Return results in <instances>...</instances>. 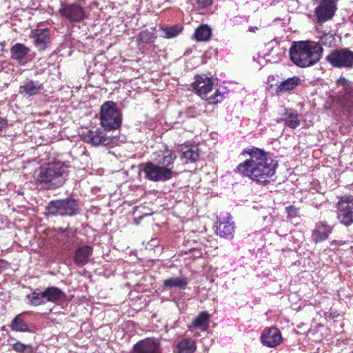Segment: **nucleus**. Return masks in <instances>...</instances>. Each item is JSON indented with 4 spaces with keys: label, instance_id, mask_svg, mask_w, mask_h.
I'll return each mask as SVG.
<instances>
[{
    "label": "nucleus",
    "instance_id": "obj_1",
    "mask_svg": "<svg viewBox=\"0 0 353 353\" xmlns=\"http://www.w3.org/2000/svg\"><path fill=\"white\" fill-rule=\"evenodd\" d=\"M245 160L234 169V172L252 182L267 185L274 179L278 168V161L264 150L250 146L241 152Z\"/></svg>",
    "mask_w": 353,
    "mask_h": 353
},
{
    "label": "nucleus",
    "instance_id": "obj_2",
    "mask_svg": "<svg viewBox=\"0 0 353 353\" xmlns=\"http://www.w3.org/2000/svg\"><path fill=\"white\" fill-rule=\"evenodd\" d=\"M69 166L57 161L40 167L34 172L35 184L40 189L54 190L61 187L69 174Z\"/></svg>",
    "mask_w": 353,
    "mask_h": 353
},
{
    "label": "nucleus",
    "instance_id": "obj_3",
    "mask_svg": "<svg viewBox=\"0 0 353 353\" xmlns=\"http://www.w3.org/2000/svg\"><path fill=\"white\" fill-rule=\"evenodd\" d=\"M323 49L319 43L311 40L294 41L289 51L290 59L296 66L309 68L322 57Z\"/></svg>",
    "mask_w": 353,
    "mask_h": 353
},
{
    "label": "nucleus",
    "instance_id": "obj_4",
    "mask_svg": "<svg viewBox=\"0 0 353 353\" xmlns=\"http://www.w3.org/2000/svg\"><path fill=\"white\" fill-rule=\"evenodd\" d=\"M100 123L105 130H114L120 128L122 114L116 103L108 101L102 104L100 108Z\"/></svg>",
    "mask_w": 353,
    "mask_h": 353
},
{
    "label": "nucleus",
    "instance_id": "obj_5",
    "mask_svg": "<svg viewBox=\"0 0 353 353\" xmlns=\"http://www.w3.org/2000/svg\"><path fill=\"white\" fill-rule=\"evenodd\" d=\"M47 210L52 216H73L79 213V206L75 199L67 198L51 201Z\"/></svg>",
    "mask_w": 353,
    "mask_h": 353
},
{
    "label": "nucleus",
    "instance_id": "obj_6",
    "mask_svg": "<svg viewBox=\"0 0 353 353\" xmlns=\"http://www.w3.org/2000/svg\"><path fill=\"white\" fill-rule=\"evenodd\" d=\"M142 171L145 177L153 182H165L170 180L174 176L168 169L159 166L154 161H148L142 165Z\"/></svg>",
    "mask_w": 353,
    "mask_h": 353
},
{
    "label": "nucleus",
    "instance_id": "obj_7",
    "mask_svg": "<svg viewBox=\"0 0 353 353\" xmlns=\"http://www.w3.org/2000/svg\"><path fill=\"white\" fill-rule=\"evenodd\" d=\"M333 67L350 68L353 67V52L348 48L336 49L326 57Z\"/></svg>",
    "mask_w": 353,
    "mask_h": 353
},
{
    "label": "nucleus",
    "instance_id": "obj_8",
    "mask_svg": "<svg viewBox=\"0 0 353 353\" xmlns=\"http://www.w3.org/2000/svg\"><path fill=\"white\" fill-rule=\"evenodd\" d=\"M337 218L345 225H350L353 223V198L352 196H343L337 203Z\"/></svg>",
    "mask_w": 353,
    "mask_h": 353
},
{
    "label": "nucleus",
    "instance_id": "obj_9",
    "mask_svg": "<svg viewBox=\"0 0 353 353\" xmlns=\"http://www.w3.org/2000/svg\"><path fill=\"white\" fill-rule=\"evenodd\" d=\"M336 86L338 97L341 104L346 107L353 108V93L351 82L344 77L337 79Z\"/></svg>",
    "mask_w": 353,
    "mask_h": 353
},
{
    "label": "nucleus",
    "instance_id": "obj_10",
    "mask_svg": "<svg viewBox=\"0 0 353 353\" xmlns=\"http://www.w3.org/2000/svg\"><path fill=\"white\" fill-rule=\"evenodd\" d=\"M83 140L93 146H106L112 142V139L108 137L101 129L89 130L82 134Z\"/></svg>",
    "mask_w": 353,
    "mask_h": 353
},
{
    "label": "nucleus",
    "instance_id": "obj_11",
    "mask_svg": "<svg viewBox=\"0 0 353 353\" xmlns=\"http://www.w3.org/2000/svg\"><path fill=\"white\" fill-rule=\"evenodd\" d=\"M336 10L334 0H323L314 10L317 21L321 23L331 19Z\"/></svg>",
    "mask_w": 353,
    "mask_h": 353
},
{
    "label": "nucleus",
    "instance_id": "obj_12",
    "mask_svg": "<svg viewBox=\"0 0 353 353\" xmlns=\"http://www.w3.org/2000/svg\"><path fill=\"white\" fill-rule=\"evenodd\" d=\"M260 339L262 344L268 347H275L282 341L281 333L275 327L264 329Z\"/></svg>",
    "mask_w": 353,
    "mask_h": 353
},
{
    "label": "nucleus",
    "instance_id": "obj_13",
    "mask_svg": "<svg viewBox=\"0 0 353 353\" xmlns=\"http://www.w3.org/2000/svg\"><path fill=\"white\" fill-rule=\"evenodd\" d=\"M176 159L175 153L170 150H165L159 152L154 159V162L163 168L168 169L170 174L174 176V163Z\"/></svg>",
    "mask_w": 353,
    "mask_h": 353
},
{
    "label": "nucleus",
    "instance_id": "obj_14",
    "mask_svg": "<svg viewBox=\"0 0 353 353\" xmlns=\"http://www.w3.org/2000/svg\"><path fill=\"white\" fill-rule=\"evenodd\" d=\"M212 79L205 75L195 76L194 81L191 85L194 92L203 98L212 90Z\"/></svg>",
    "mask_w": 353,
    "mask_h": 353
},
{
    "label": "nucleus",
    "instance_id": "obj_15",
    "mask_svg": "<svg viewBox=\"0 0 353 353\" xmlns=\"http://www.w3.org/2000/svg\"><path fill=\"white\" fill-rule=\"evenodd\" d=\"M160 343L155 338H146L133 345V353H158Z\"/></svg>",
    "mask_w": 353,
    "mask_h": 353
},
{
    "label": "nucleus",
    "instance_id": "obj_16",
    "mask_svg": "<svg viewBox=\"0 0 353 353\" xmlns=\"http://www.w3.org/2000/svg\"><path fill=\"white\" fill-rule=\"evenodd\" d=\"M61 14L71 22H79L85 18V11L79 5H66L60 10Z\"/></svg>",
    "mask_w": 353,
    "mask_h": 353
},
{
    "label": "nucleus",
    "instance_id": "obj_17",
    "mask_svg": "<svg viewBox=\"0 0 353 353\" xmlns=\"http://www.w3.org/2000/svg\"><path fill=\"white\" fill-rule=\"evenodd\" d=\"M43 88L42 83L28 79L19 87V93L25 97H30L40 93Z\"/></svg>",
    "mask_w": 353,
    "mask_h": 353
},
{
    "label": "nucleus",
    "instance_id": "obj_18",
    "mask_svg": "<svg viewBox=\"0 0 353 353\" xmlns=\"http://www.w3.org/2000/svg\"><path fill=\"white\" fill-rule=\"evenodd\" d=\"M93 249L90 245H84L79 247L74 254V263L78 267H83L90 261Z\"/></svg>",
    "mask_w": 353,
    "mask_h": 353
},
{
    "label": "nucleus",
    "instance_id": "obj_19",
    "mask_svg": "<svg viewBox=\"0 0 353 353\" xmlns=\"http://www.w3.org/2000/svg\"><path fill=\"white\" fill-rule=\"evenodd\" d=\"M30 49L24 44L17 43L10 49L11 58L21 64H25L27 61Z\"/></svg>",
    "mask_w": 353,
    "mask_h": 353
},
{
    "label": "nucleus",
    "instance_id": "obj_20",
    "mask_svg": "<svg viewBox=\"0 0 353 353\" xmlns=\"http://www.w3.org/2000/svg\"><path fill=\"white\" fill-rule=\"evenodd\" d=\"M332 231V228L330 225L325 223H319L316 225L312 232V240L316 244L322 242L328 238Z\"/></svg>",
    "mask_w": 353,
    "mask_h": 353
},
{
    "label": "nucleus",
    "instance_id": "obj_21",
    "mask_svg": "<svg viewBox=\"0 0 353 353\" xmlns=\"http://www.w3.org/2000/svg\"><path fill=\"white\" fill-rule=\"evenodd\" d=\"M300 83L301 79L297 76H293L277 83L276 84V92L279 94L290 92L296 88Z\"/></svg>",
    "mask_w": 353,
    "mask_h": 353
},
{
    "label": "nucleus",
    "instance_id": "obj_22",
    "mask_svg": "<svg viewBox=\"0 0 353 353\" xmlns=\"http://www.w3.org/2000/svg\"><path fill=\"white\" fill-rule=\"evenodd\" d=\"M196 344L194 340L190 338H183L177 342L174 348V353H194Z\"/></svg>",
    "mask_w": 353,
    "mask_h": 353
},
{
    "label": "nucleus",
    "instance_id": "obj_23",
    "mask_svg": "<svg viewBox=\"0 0 353 353\" xmlns=\"http://www.w3.org/2000/svg\"><path fill=\"white\" fill-rule=\"evenodd\" d=\"M281 120L284 122L285 126L291 129H296L300 125L301 123L299 114L296 110L292 109L286 110Z\"/></svg>",
    "mask_w": 353,
    "mask_h": 353
},
{
    "label": "nucleus",
    "instance_id": "obj_24",
    "mask_svg": "<svg viewBox=\"0 0 353 353\" xmlns=\"http://www.w3.org/2000/svg\"><path fill=\"white\" fill-rule=\"evenodd\" d=\"M44 292L46 302H51L57 304L59 301L64 300L66 297L64 292L54 286L48 287L45 289Z\"/></svg>",
    "mask_w": 353,
    "mask_h": 353
},
{
    "label": "nucleus",
    "instance_id": "obj_25",
    "mask_svg": "<svg viewBox=\"0 0 353 353\" xmlns=\"http://www.w3.org/2000/svg\"><path fill=\"white\" fill-rule=\"evenodd\" d=\"M50 43L49 30L48 29L39 30L34 35V43L39 50L48 48Z\"/></svg>",
    "mask_w": 353,
    "mask_h": 353
},
{
    "label": "nucleus",
    "instance_id": "obj_26",
    "mask_svg": "<svg viewBox=\"0 0 353 353\" xmlns=\"http://www.w3.org/2000/svg\"><path fill=\"white\" fill-rule=\"evenodd\" d=\"M210 316L208 312H202L196 317H195L191 325H189V329L194 331L196 329L200 330H205L209 325Z\"/></svg>",
    "mask_w": 353,
    "mask_h": 353
},
{
    "label": "nucleus",
    "instance_id": "obj_27",
    "mask_svg": "<svg viewBox=\"0 0 353 353\" xmlns=\"http://www.w3.org/2000/svg\"><path fill=\"white\" fill-rule=\"evenodd\" d=\"M199 157V148L196 146L185 147L182 150L181 159L183 163H195Z\"/></svg>",
    "mask_w": 353,
    "mask_h": 353
},
{
    "label": "nucleus",
    "instance_id": "obj_28",
    "mask_svg": "<svg viewBox=\"0 0 353 353\" xmlns=\"http://www.w3.org/2000/svg\"><path fill=\"white\" fill-rule=\"evenodd\" d=\"M27 303L32 306H39L46 303V295L44 291L39 292L35 290L32 293L26 296Z\"/></svg>",
    "mask_w": 353,
    "mask_h": 353
},
{
    "label": "nucleus",
    "instance_id": "obj_29",
    "mask_svg": "<svg viewBox=\"0 0 353 353\" xmlns=\"http://www.w3.org/2000/svg\"><path fill=\"white\" fill-rule=\"evenodd\" d=\"M188 283V279L185 276L171 277L163 281V286L165 288H179L185 289Z\"/></svg>",
    "mask_w": 353,
    "mask_h": 353
},
{
    "label": "nucleus",
    "instance_id": "obj_30",
    "mask_svg": "<svg viewBox=\"0 0 353 353\" xmlns=\"http://www.w3.org/2000/svg\"><path fill=\"white\" fill-rule=\"evenodd\" d=\"M223 224V229L222 230V237L225 239H232L235 230L234 222L232 221V216L230 214H228L225 221L222 222Z\"/></svg>",
    "mask_w": 353,
    "mask_h": 353
},
{
    "label": "nucleus",
    "instance_id": "obj_31",
    "mask_svg": "<svg viewBox=\"0 0 353 353\" xmlns=\"http://www.w3.org/2000/svg\"><path fill=\"white\" fill-rule=\"evenodd\" d=\"M210 36L211 29L207 25H201L194 31V37L198 41H207L209 39Z\"/></svg>",
    "mask_w": 353,
    "mask_h": 353
},
{
    "label": "nucleus",
    "instance_id": "obj_32",
    "mask_svg": "<svg viewBox=\"0 0 353 353\" xmlns=\"http://www.w3.org/2000/svg\"><path fill=\"white\" fill-rule=\"evenodd\" d=\"M12 330L16 332H28L29 326L21 318V315H17L12 321L10 325Z\"/></svg>",
    "mask_w": 353,
    "mask_h": 353
},
{
    "label": "nucleus",
    "instance_id": "obj_33",
    "mask_svg": "<svg viewBox=\"0 0 353 353\" xmlns=\"http://www.w3.org/2000/svg\"><path fill=\"white\" fill-rule=\"evenodd\" d=\"M182 29L181 26L176 25L172 27L162 28V30L165 33V38L171 39L176 37L181 32Z\"/></svg>",
    "mask_w": 353,
    "mask_h": 353
},
{
    "label": "nucleus",
    "instance_id": "obj_34",
    "mask_svg": "<svg viewBox=\"0 0 353 353\" xmlns=\"http://www.w3.org/2000/svg\"><path fill=\"white\" fill-rule=\"evenodd\" d=\"M10 345L12 350L20 353H32L33 352V347L31 345H26L19 341L12 343Z\"/></svg>",
    "mask_w": 353,
    "mask_h": 353
},
{
    "label": "nucleus",
    "instance_id": "obj_35",
    "mask_svg": "<svg viewBox=\"0 0 353 353\" xmlns=\"http://www.w3.org/2000/svg\"><path fill=\"white\" fill-rule=\"evenodd\" d=\"M319 39L322 44L326 46H332L335 43L334 34L332 32L323 33L319 35Z\"/></svg>",
    "mask_w": 353,
    "mask_h": 353
},
{
    "label": "nucleus",
    "instance_id": "obj_36",
    "mask_svg": "<svg viewBox=\"0 0 353 353\" xmlns=\"http://www.w3.org/2000/svg\"><path fill=\"white\" fill-rule=\"evenodd\" d=\"M154 39V34L148 30L141 31L139 35V39L142 43H149Z\"/></svg>",
    "mask_w": 353,
    "mask_h": 353
},
{
    "label": "nucleus",
    "instance_id": "obj_37",
    "mask_svg": "<svg viewBox=\"0 0 353 353\" xmlns=\"http://www.w3.org/2000/svg\"><path fill=\"white\" fill-rule=\"evenodd\" d=\"M69 234L70 232H65L64 234L55 235L54 238L59 243L65 245L69 237Z\"/></svg>",
    "mask_w": 353,
    "mask_h": 353
},
{
    "label": "nucleus",
    "instance_id": "obj_38",
    "mask_svg": "<svg viewBox=\"0 0 353 353\" xmlns=\"http://www.w3.org/2000/svg\"><path fill=\"white\" fill-rule=\"evenodd\" d=\"M286 212L288 213V216L290 217H295L297 215L298 211L297 209L292 206H288L285 208Z\"/></svg>",
    "mask_w": 353,
    "mask_h": 353
},
{
    "label": "nucleus",
    "instance_id": "obj_39",
    "mask_svg": "<svg viewBox=\"0 0 353 353\" xmlns=\"http://www.w3.org/2000/svg\"><path fill=\"white\" fill-rule=\"evenodd\" d=\"M53 231L55 232V235L64 234L65 232H70V229L69 228L56 227L53 228Z\"/></svg>",
    "mask_w": 353,
    "mask_h": 353
},
{
    "label": "nucleus",
    "instance_id": "obj_40",
    "mask_svg": "<svg viewBox=\"0 0 353 353\" xmlns=\"http://www.w3.org/2000/svg\"><path fill=\"white\" fill-rule=\"evenodd\" d=\"M196 2L199 7L203 8L211 6L212 3V0H196Z\"/></svg>",
    "mask_w": 353,
    "mask_h": 353
},
{
    "label": "nucleus",
    "instance_id": "obj_41",
    "mask_svg": "<svg viewBox=\"0 0 353 353\" xmlns=\"http://www.w3.org/2000/svg\"><path fill=\"white\" fill-rule=\"evenodd\" d=\"M7 125V121L2 118V117H0V131L4 128Z\"/></svg>",
    "mask_w": 353,
    "mask_h": 353
},
{
    "label": "nucleus",
    "instance_id": "obj_42",
    "mask_svg": "<svg viewBox=\"0 0 353 353\" xmlns=\"http://www.w3.org/2000/svg\"><path fill=\"white\" fill-rule=\"evenodd\" d=\"M345 244V241H332L331 242V245H342Z\"/></svg>",
    "mask_w": 353,
    "mask_h": 353
},
{
    "label": "nucleus",
    "instance_id": "obj_43",
    "mask_svg": "<svg viewBox=\"0 0 353 353\" xmlns=\"http://www.w3.org/2000/svg\"><path fill=\"white\" fill-rule=\"evenodd\" d=\"M215 97L214 96H212L208 99V103L210 104H216L218 103V101L214 100Z\"/></svg>",
    "mask_w": 353,
    "mask_h": 353
},
{
    "label": "nucleus",
    "instance_id": "obj_44",
    "mask_svg": "<svg viewBox=\"0 0 353 353\" xmlns=\"http://www.w3.org/2000/svg\"><path fill=\"white\" fill-rule=\"evenodd\" d=\"M256 30H257V28L256 27H250L249 28V31L250 32H254L256 31Z\"/></svg>",
    "mask_w": 353,
    "mask_h": 353
},
{
    "label": "nucleus",
    "instance_id": "obj_45",
    "mask_svg": "<svg viewBox=\"0 0 353 353\" xmlns=\"http://www.w3.org/2000/svg\"><path fill=\"white\" fill-rule=\"evenodd\" d=\"M218 94H219V90H217L215 92V95L217 97L218 96Z\"/></svg>",
    "mask_w": 353,
    "mask_h": 353
},
{
    "label": "nucleus",
    "instance_id": "obj_46",
    "mask_svg": "<svg viewBox=\"0 0 353 353\" xmlns=\"http://www.w3.org/2000/svg\"><path fill=\"white\" fill-rule=\"evenodd\" d=\"M226 92H223V91L222 90V92H221L222 97H223V94H224L225 93H226Z\"/></svg>",
    "mask_w": 353,
    "mask_h": 353
}]
</instances>
